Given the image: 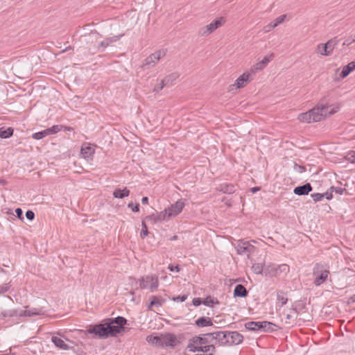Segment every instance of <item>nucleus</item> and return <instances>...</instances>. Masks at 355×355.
Listing matches in <instances>:
<instances>
[{
	"label": "nucleus",
	"mask_w": 355,
	"mask_h": 355,
	"mask_svg": "<svg viewBox=\"0 0 355 355\" xmlns=\"http://www.w3.org/2000/svg\"><path fill=\"white\" fill-rule=\"evenodd\" d=\"M330 106L329 97L324 96L322 98L314 107L309 110L311 112L312 121L318 122L326 119L325 112Z\"/></svg>",
	"instance_id": "obj_3"
},
{
	"label": "nucleus",
	"mask_w": 355,
	"mask_h": 355,
	"mask_svg": "<svg viewBox=\"0 0 355 355\" xmlns=\"http://www.w3.org/2000/svg\"><path fill=\"white\" fill-rule=\"evenodd\" d=\"M295 168L300 173H303L306 171L305 166H300L297 164H295Z\"/></svg>",
	"instance_id": "obj_60"
},
{
	"label": "nucleus",
	"mask_w": 355,
	"mask_h": 355,
	"mask_svg": "<svg viewBox=\"0 0 355 355\" xmlns=\"http://www.w3.org/2000/svg\"><path fill=\"white\" fill-rule=\"evenodd\" d=\"M179 75L177 73H172L166 76L163 80L166 86L172 85L173 82L178 78Z\"/></svg>",
	"instance_id": "obj_32"
},
{
	"label": "nucleus",
	"mask_w": 355,
	"mask_h": 355,
	"mask_svg": "<svg viewBox=\"0 0 355 355\" xmlns=\"http://www.w3.org/2000/svg\"><path fill=\"white\" fill-rule=\"evenodd\" d=\"M158 216H157V214H152L150 215H148V216H146L145 218H144V220H150V221H152L153 223H156L158 222Z\"/></svg>",
	"instance_id": "obj_48"
},
{
	"label": "nucleus",
	"mask_w": 355,
	"mask_h": 355,
	"mask_svg": "<svg viewBox=\"0 0 355 355\" xmlns=\"http://www.w3.org/2000/svg\"><path fill=\"white\" fill-rule=\"evenodd\" d=\"M339 42L340 40H338L337 37H335L328 40L326 43L319 44L318 45V53L325 56L330 55Z\"/></svg>",
	"instance_id": "obj_6"
},
{
	"label": "nucleus",
	"mask_w": 355,
	"mask_h": 355,
	"mask_svg": "<svg viewBox=\"0 0 355 355\" xmlns=\"http://www.w3.org/2000/svg\"><path fill=\"white\" fill-rule=\"evenodd\" d=\"M260 189H261V187H252V188L250 189V191H251L253 193H256V192H257V191H260Z\"/></svg>",
	"instance_id": "obj_64"
},
{
	"label": "nucleus",
	"mask_w": 355,
	"mask_h": 355,
	"mask_svg": "<svg viewBox=\"0 0 355 355\" xmlns=\"http://www.w3.org/2000/svg\"><path fill=\"white\" fill-rule=\"evenodd\" d=\"M228 345H236L243 343L244 337L238 331H230Z\"/></svg>",
	"instance_id": "obj_15"
},
{
	"label": "nucleus",
	"mask_w": 355,
	"mask_h": 355,
	"mask_svg": "<svg viewBox=\"0 0 355 355\" xmlns=\"http://www.w3.org/2000/svg\"><path fill=\"white\" fill-rule=\"evenodd\" d=\"M141 227H142V229H141V231L140 232V236L141 239H144L146 238L148 234H149V231H148V226L145 222L144 220H143L141 221Z\"/></svg>",
	"instance_id": "obj_38"
},
{
	"label": "nucleus",
	"mask_w": 355,
	"mask_h": 355,
	"mask_svg": "<svg viewBox=\"0 0 355 355\" xmlns=\"http://www.w3.org/2000/svg\"><path fill=\"white\" fill-rule=\"evenodd\" d=\"M225 22V19L223 17H218L212 21L209 24L203 27L200 33L202 36H207L213 33L218 28L221 26Z\"/></svg>",
	"instance_id": "obj_7"
},
{
	"label": "nucleus",
	"mask_w": 355,
	"mask_h": 355,
	"mask_svg": "<svg viewBox=\"0 0 355 355\" xmlns=\"http://www.w3.org/2000/svg\"><path fill=\"white\" fill-rule=\"evenodd\" d=\"M123 35H124V34H121L119 35H115V36L110 37H106L104 40V42H105V44H107V46H108L111 44L121 39V37H122Z\"/></svg>",
	"instance_id": "obj_36"
},
{
	"label": "nucleus",
	"mask_w": 355,
	"mask_h": 355,
	"mask_svg": "<svg viewBox=\"0 0 355 355\" xmlns=\"http://www.w3.org/2000/svg\"><path fill=\"white\" fill-rule=\"evenodd\" d=\"M186 200V199L181 198L166 208L168 213H169V217L174 218L180 214L185 207Z\"/></svg>",
	"instance_id": "obj_9"
},
{
	"label": "nucleus",
	"mask_w": 355,
	"mask_h": 355,
	"mask_svg": "<svg viewBox=\"0 0 355 355\" xmlns=\"http://www.w3.org/2000/svg\"><path fill=\"white\" fill-rule=\"evenodd\" d=\"M213 338L214 341L215 345L218 344L219 345H228V336L230 334V331H214Z\"/></svg>",
	"instance_id": "obj_13"
},
{
	"label": "nucleus",
	"mask_w": 355,
	"mask_h": 355,
	"mask_svg": "<svg viewBox=\"0 0 355 355\" xmlns=\"http://www.w3.org/2000/svg\"><path fill=\"white\" fill-rule=\"evenodd\" d=\"M28 308V306H26L25 311H18L19 317H33L44 314V311L42 308Z\"/></svg>",
	"instance_id": "obj_14"
},
{
	"label": "nucleus",
	"mask_w": 355,
	"mask_h": 355,
	"mask_svg": "<svg viewBox=\"0 0 355 355\" xmlns=\"http://www.w3.org/2000/svg\"><path fill=\"white\" fill-rule=\"evenodd\" d=\"M217 190L223 193L232 194L236 191V186L233 184L223 183L218 186Z\"/></svg>",
	"instance_id": "obj_23"
},
{
	"label": "nucleus",
	"mask_w": 355,
	"mask_h": 355,
	"mask_svg": "<svg viewBox=\"0 0 355 355\" xmlns=\"http://www.w3.org/2000/svg\"><path fill=\"white\" fill-rule=\"evenodd\" d=\"M159 296L158 295H152L149 298V303L146 304L147 309L148 310H151L154 306L159 307L161 306V302H159Z\"/></svg>",
	"instance_id": "obj_26"
},
{
	"label": "nucleus",
	"mask_w": 355,
	"mask_h": 355,
	"mask_svg": "<svg viewBox=\"0 0 355 355\" xmlns=\"http://www.w3.org/2000/svg\"><path fill=\"white\" fill-rule=\"evenodd\" d=\"M19 316L18 311L17 309H12L9 311H5L0 313V319L3 320L7 317L12 318Z\"/></svg>",
	"instance_id": "obj_30"
},
{
	"label": "nucleus",
	"mask_w": 355,
	"mask_h": 355,
	"mask_svg": "<svg viewBox=\"0 0 355 355\" xmlns=\"http://www.w3.org/2000/svg\"><path fill=\"white\" fill-rule=\"evenodd\" d=\"M128 320L123 316L107 318L101 322L89 324L85 330H81L84 335L92 334V338L97 339H106L110 337H116L125 332Z\"/></svg>",
	"instance_id": "obj_1"
},
{
	"label": "nucleus",
	"mask_w": 355,
	"mask_h": 355,
	"mask_svg": "<svg viewBox=\"0 0 355 355\" xmlns=\"http://www.w3.org/2000/svg\"><path fill=\"white\" fill-rule=\"evenodd\" d=\"M313 191V187L309 182L294 188L293 193L297 196H306Z\"/></svg>",
	"instance_id": "obj_16"
},
{
	"label": "nucleus",
	"mask_w": 355,
	"mask_h": 355,
	"mask_svg": "<svg viewBox=\"0 0 355 355\" xmlns=\"http://www.w3.org/2000/svg\"><path fill=\"white\" fill-rule=\"evenodd\" d=\"M354 303H355V294L352 295L351 297H349L347 300L348 304H354Z\"/></svg>",
	"instance_id": "obj_62"
},
{
	"label": "nucleus",
	"mask_w": 355,
	"mask_h": 355,
	"mask_svg": "<svg viewBox=\"0 0 355 355\" xmlns=\"http://www.w3.org/2000/svg\"><path fill=\"white\" fill-rule=\"evenodd\" d=\"M46 136H48V135H46V131L44 130H43L42 131L33 133L32 135V138L35 140H40V139H42L44 137H46Z\"/></svg>",
	"instance_id": "obj_42"
},
{
	"label": "nucleus",
	"mask_w": 355,
	"mask_h": 355,
	"mask_svg": "<svg viewBox=\"0 0 355 355\" xmlns=\"http://www.w3.org/2000/svg\"><path fill=\"white\" fill-rule=\"evenodd\" d=\"M157 216H158V221L167 220L171 218L169 217V213H168L166 209L164 211H160L158 214H157Z\"/></svg>",
	"instance_id": "obj_41"
},
{
	"label": "nucleus",
	"mask_w": 355,
	"mask_h": 355,
	"mask_svg": "<svg viewBox=\"0 0 355 355\" xmlns=\"http://www.w3.org/2000/svg\"><path fill=\"white\" fill-rule=\"evenodd\" d=\"M95 153V150L93 147L87 144V146H83L80 149V153L83 157L86 159H92V157Z\"/></svg>",
	"instance_id": "obj_21"
},
{
	"label": "nucleus",
	"mask_w": 355,
	"mask_h": 355,
	"mask_svg": "<svg viewBox=\"0 0 355 355\" xmlns=\"http://www.w3.org/2000/svg\"><path fill=\"white\" fill-rule=\"evenodd\" d=\"M14 134V129L12 127L8 128H0V138L8 139L11 137Z\"/></svg>",
	"instance_id": "obj_27"
},
{
	"label": "nucleus",
	"mask_w": 355,
	"mask_h": 355,
	"mask_svg": "<svg viewBox=\"0 0 355 355\" xmlns=\"http://www.w3.org/2000/svg\"><path fill=\"white\" fill-rule=\"evenodd\" d=\"M252 80V74L248 72H245L241 75L235 81L234 84L230 86L229 91H232L234 87L236 89H241L244 87Z\"/></svg>",
	"instance_id": "obj_12"
},
{
	"label": "nucleus",
	"mask_w": 355,
	"mask_h": 355,
	"mask_svg": "<svg viewBox=\"0 0 355 355\" xmlns=\"http://www.w3.org/2000/svg\"><path fill=\"white\" fill-rule=\"evenodd\" d=\"M166 86V84L164 83L163 80H162L160 83H157L155 85L153 91L155 92H160L164 87Z\"/></svg>",
	"instance_id": "obj_51"
},
{
	"label": "nucleus",
	"mask_w": 355,
	"mask_h": 355,
	"mask_svg": "<svg viewBox=\"0 0 355 355\" xmlns=\"http://www.w3.org/2000/svg\"><path fill=\"white\" fill-rule=\"evenodd\" d=\"M322 194H324V198H325L327 200H331L334 198L333 193L331 191L330 188L328 189L326 192L322 193Z\"/></svg>",
	"instance_id": "obj_55"
},
{
	"label": "nucleus",
	"mask_w": 355,
	"mask_h": 355,
	"mask_svg": "<svg viewBox=\"0 0 355 355\" xmlns=\"http://www.w3.org/2000/svg\"><path fill=\"white\" fill-rule=\"evenodd\" d=\"M203 299L200 297H194L192 300V304L195 306H198L203 304Z\"/></svg>",
	"instance_id": "obj_53"
},
{
	"label": "nucleus",
	"mask_w": 355,
	"mask_h": 355,
	"mask_svg": "<svg viewBox=\"0 0 355 355\" xmlns=\"http://www.w3.org/2000/svg\"><path fill=\"white\" fill-rule=\"evenodd\" d=\"M331 106H333V107L329 110L328 111V110L325 112V114H326V118L327 116H330L334 114H336V112H338L339 110H340V106L339 104H336V105H330Z\"/></svg>",
	"instance_id": "obj_39"
},
{
	"label": "nucleus",
	"mask_w": 355,
	"mask_h": 355,
	"mask_svg": "<svg viewBox=\"0 0 355 355\" xmlns=\"http://www.w3.org/2000/svg\"><path fill=\"white\" fill-rule=\"evenodd\" d=\"M107 47V44H105V42L103 40L97 46V50H98V51L103 52L105 49Z\"/></svg>",
	"instance_id": "obj_58"
},
{
	"label": "nucleus",
	"mask_w": 355,
	"mask_h": 355,
	"mask_svg": "<svg viewBox=\"0 0 355 355\" xmlns=\"http://www.w3.org/2000/svg\"><path fill=\"white\" fill-rule=\"evenodd\" d=\"M248 293V291L243 285L237 284L234 289L233 295L234 297H246Z\"/></svg>",
	"instance_id": "obj_19"
},
{
	"label": "nucleus",
	"mask_w": 355,
	"mask_h": 355,
	"mask_svg": "<svg viewBox=\"0 0 355 355\" xmlns=\"http://www.w3.org/2000/svg\"><path fill=\"white\" fill-rule=\"evenodd\" d=\"M264 276L266 277H276L278 276V272L277 270L276 267L273 266L271 267L270 266H268L265 267L264 269Z\"/></svg>",
	"instance_id": "obj_33"
},
{
	"label": "nucleus",
	"mask_w": 355,
	"mask_h": 355,
	"mask_svg": "<svg viewBox=\"0 0 355 355\" xmlns=\"http://www.w3.org/2000/svg\"><path fill=\"white\" fill-rule=\"evenodd\" d=\"M266 267L265 265L262 263H254L252 266V270L258 275H264V269Z\"/></svg>",
	"instance_id": "obj_34"
},
{
	"label": "nucleus",
	"mask_w": 355,
	"mask_h": 355,
	"mask_svg": "<svg viewBox=\"0 0 355 355\" xmlns=\"http://www.w3.org/2000/svg\"><path fill=\"white\" fill-rule=\"evenodd\" d=\"M311 197L314 202H318L323 200L324 194L322 193H314L311 194Z\"/></svg>",
	"instance_id": "obj_44"
},
{
	"label": "nucleus",
	"mask_w": 355,
	"mask_h": 355,
	"mask_svg": "<svg viewBox=\"0 0 355 355\" xmlns=\"http://www.w3.org/2000/svg\"><path fill=\"white\" fill-rule=\"evenodd\" d=\"M15 211L16 213V216L17 218H19L20 219L23 218V211L21 208H19V207L16 208Z\"/></svg>",
	"instance_id": "obj_59"
},
{
	"label": "nucleus",
	"mask_w": 355,
	"mask_h": 355,
	"mask_svg": "<svg viewBox=\"0 0 355 355\" xmlns=\"http://www.w3.org/2000/svg\"><path fill=\"white\" fill-rule=\"evenodd\" d=\"M62 130V125H54L50 128H47L44 129V130L46 131V135L48 136L51 135L56 134Z\"/></svg>",
	"instance_id": "obj_35"
},
{
	"label": "nucleus",
	"mask_w": 355,
	"mask_h": 355,
	"mask_svg": "<svg viewBox=\"0 0 355 355\" xmlns=\"http://www.w3.org/2000/svg\"><path fill=\"white\" fill-rule=\"evenodd\" d=\"M128 207L130 208L132 211L135 213L139 212L140 209V205L139 203L134 204L132 202H130L128 205Z\"/></svg>",
	"instance_id": "obj_47"
},
{
	"label": "nucleus",
	"mask_w": 355,
	"mask_h": 355,
	"mask_svg": "<svg viewBox=\"0 0 355 355\" xmlns=\"http://www.w3.org/2000/svg\"><path fill=\"white\" fill-rule=\"evenodd\" d=\"M235 248L238 254L243 255L248 253H253L256 247L250 244L249 241L239 240L238 241Z\"/></svg>",
	"instance_id": "obj_10"
},
{
	"label": "nucleus",
	"mask_w": 355,
	"mask_h": 355,
	"mask_svg": "<svg viewBox=\"0 0 355 355\" xmlns=\"http://www.w3.org/2000/svg\"><path fill=\"white\" fill-rule=\"evenodd\" d=\"M35 213L32 210H28L26 212V217L29 220H33L35 218Z\"/></svg>",
	"instance_id": "obj_56"
},
{
	"label": "nucleus",
	"mask_w": 355,
	"mask_h": 355,
	"mask_svg": "<svg viewBox=\"0 0 355 355\" xmlns=\"http://www.w3.org/2000/svg\"><path fill=\"white\" fill-rule=\"evenodd\" d=\"M153 58V55H151V54L148 57H147L144 60L141 67L144 68V69H149L151 67H153L157 63V62Z\"/></svg>",
	"instance_id": "obj_31"
},
{
	"label": "nucleus",
	"mask_w": 355,
	"mask_h": 355,
	"mask_svg": "<svg viewBox=\"0 0 355 355\" xmlns=\"http://www.w3.org/2000/svg\"><path fill=\"white\" fill-rule=\"evenodd\" d=\"M347 159L351 163H355V150H350L347 155Z\"/></svg>",
	"instance_id": "obj_50"
},
{
	"label": "nucleus",
	"mask_w": 355,
	"mask_h": 355,
	"mask_svg": "<svg viewBox=\"0 0 355 355\" xmlns=\"http://www.w3.org/2000/svg\"><path fill=\"white\" fill-rule=\"evenodd\" d=\"M277 270L278 272V275H279L282 273L287 274L290 268L289 266L287 264H281L276 267Z\"/></svg>",
	"instance_id": "obj_40"
},
{
	"label": "nucleus",
	"mask_w": 355,
	"mask_h": 355,
	"mask_svg": "<svg viewBox=\"0 0 355 355\" xmlns=\"http://www.w3.org/2000/svg\"><path fill=\"white\" fill-rule=\"evenodd\" d=\"M162 347H167L170 348H175L180 343L177 336L172 333L162 334Z\"/></svg>",
	"instance_id": "obj_11"
},
{
	"label": "nucleus",
	"mask_w": 355,
	"mask_h": 355,
	"mask_svg": "<svg viewBox=\"0 0 355 355\" xmlns=\"http://www.w3.org/2000/svg\"><path fill=\"white\" fill-rule=\"evenodd\" d=\"M329 270L324 266L316 263L313 270V275L315 277L313 284L319 286L324 284L329 275Z\"/></svg>",
	"instance_id": "obj_5"
},
{
	"label": "nucleus",
	"mask_w": 355,
	"mask_h": 355,
	"mask_svg": "<svg viewBox=\"0 0 355 355\" xmlns=\"http://www.w3.org/2000/svg\"><path fill=\"white\" fill-rule=\"evenodd\" d=\"M311 112H310V110H309L306 112L300 114L298 115L297 119L300 121L303 122V123H310L313 122V121H312V116H311Z\"/></svg>",
	"instance_id": "obj_29"
},
{
	"label": "nucleus",
	"mask_w": 355,
	"mask_h": 355,
	"mask_svg": "<svg viewBox=\"0 0 355 355\" xmlns=\"http://www.w3.org/2000/svg\"><path fill=\"white\" fill-rule=\"evenodd\" d=\"M130 193V191L127 188L124 187L123 189L120 188L116 189L113 191V196L115 198L122 199L125 197H128Z\"/></svg>",
	"instance_id": "obj_25"
},
{
	"label": "nucleus",
	"mask_w": 355,
	"mask_h": 355,
	"mask_svg": "<svg viewBox=\"0 0 355 355\" xmlns=\"http://www.w3.org/2000/svg\"><path fill=\"white\" fill-rule=\"evenodd\" d=\"M10 288L9 284H5L0 286V294H3L6 293Z\"/></svg>",
	"instance_id": "obj_57"
},
{
	"label": "nucleus",
	"mask_w": 355,
	"mask_h": 355,
	"mask_svg": "<svg viewBox=\"0 0 355 355\" xmlns=\"http://www.w3.org/2000/svg\"><path fill=\"white\" fill-rule=\"evenodd\" d=\"M150 282V285L149 288L151 292L155 291L159 286V280L158 277L156 275H146V277H143L139 279V286L141 289H145L148 288V284H145V282Z\"/></svg>",
	"instance_id": "obj_8"
},
{
	"label": "nucleus",
	"mask_w": 355,
	"mask_h": 355,
	"mask_svg": "<svg viewBox=\"0 0 355 355\" xmlns=\"http://www.w3.org/2000/svg\"><path fill=\"white\" fill-rule=\"evenodd\" d=\"M330 189H331V191H332V193L334 192L336 194L343 195L344 193H346L348 194L347 191L344 188L331 186L330 187Z\"/></svg>",
	"instance_id": "obj_43"
},
{
	"label": "nucleus",
	"mask_w": 355,
	"mask_h": 355,
	"mask_svg": "<svg viewBox=\"0 0 355 355\" xmlns=\"http://www.w3.org/2000/svg\"><path fill=\"white\" fill-rule=\"evenodd\" d=\"M286 18V15H282L279 17H277L274 21L270 22L268 25H267L266 28V32H268L271 31L272 29L276 28L281 24H282Z\"/></svg>",
	"instance_id": "obj_22"
},
{
	"label": "nucleus",
	"mask_w": 355,
	"mask_h": 355,
	"mask_svg": "<svg viewBox=\"0 0 355 355\" xmlns=\"http://www.w3.org/2000/svg\"><path fill=\"white\" fill-rule=\"evenodd\" d=\"M274 327H278L277 324L269 321H250L245 324L246 329L254 332L272 333L276 331Z\"/></svg>",
	"instance_id": "obj_4"
},
{
	"label": "nucleus",
	"mask_w": 355,
	"mask_h": 355,
	"mask_svg": "<svg viewBox=\"0 0 355 355\" xmlns=\"http://www.w3.org/2000/svg\"><path fill=\"white\" fill-rule=\"evenodd\" d=\"M148 198L147 196H144L142 198H141V203L143 205H148Z\"/></svg>",
	"instance_id": "obj_63"
},
{
	"label": "nucleus",
	"mask_w": 355,
	"mask_h": 355,
	"mask_svg": "<svg viewBox=\"0 0 355 355\" xmlns=\"http://www.w3.org/2000/svg\"><path fill=\"white\" fill-rule=\"evenodd\" d=\"M284 294H286L283 291H277V300L281 302L282 306L285 305L288 302V298L284 297Z\"/></svg>",
	"instance_id": "obj_37"
},
{
	"label": "nucleus",
	"mask_w": 355,
	"mask_h": 355,
	"mask_svg": "<svg viewBox=\"0 0 355 355\" xmlns=\"http://www.w3.org/2000/svg\"><path fill=\"white\" fill-rule=\"evenodd\" d=\"M187 297H188L187 294H184L182 295L173 296L170 299L174 302H183L187 299Z\"/></svg>",
	"instance_id": "obj_45"
},
{
	"label": "nucleus",
	"mask_w": 355,
	"mask_h": 355,
	"mask_svg": "<svg viewBox=\"0 0 355 355\" xmlns=\"http://www.w3.org/2000/svg\"><path fill=\"white\" fill-rule=\"evenodd\" d=\"M355 42V35H351L347 38L343 43V46H349Z\"/></svg>",
	"instance_id": "obj_52"
},
{
	"label": "nucleus",
	"mask_w": 355,
	"mask_h": 355,
	"mask_svg": "<svg viewBox=\"0 0 355 355\" xmlns=\"http://www.w3.org/2000/svg\"><path fill=\"white\" fill-rule=\"evenodd\" d=\"M51 342L59 349L68 350L70 349H73V347H71L65 342L60 338L57 336L51 337Z\"/></svg>",
	"instance_id": "obj_24"
},
{
	"label": "nucleus",
	"mask_w": 355,
	"mask_h": 355,
	"mask_svg": "<svg viewBox=\"0 0 355 355\" xmlns=\"http://www.w3.org/2000/svg\"><path fill=\"white\" fill-rule=\"evenodd\" d=\"M355 70V60L349 62L347 64L343 67L341 72L339 74V77L341 79L346 78L351 72Z\"/></svg>",
	"instance_id": "obj_18"
},
{
	"label": "nucleus",
	"mask_w": 355,
	"mask_h": 355,
	"mask_svg": "<svg viewBox=\"0 0 355 355\" xmlns=\"http://www.w3.org/2000/svg\"><path fill=\"white\" fill-rule=\"evenodd\" d=\"M203 304L209 307H214L215 305L219 304V301L217 298H215L211 295H207L203 298Z\"/></svg>",
	"instance_id": "obj_28"
},
{
	"label": "nucleus",
	"mask_w": 355,
	"mask_h": 355,
	"mask_svg": "<svg viewBox=\"0 0 355 355\" xmlns=\"http://www.w3.org/2000/svg\"><path fill=\"white\" fill-rule=\"evenodd\" d=\"M275 58V55L273 53H271L268 55H266L261 61L262 64H264L265 67L267 66V64L273 60Z\"/></svg>",
	"instance_id": "obj_46"
},
{
	"label": "nucleus",
	"mask_w": 355,
	"mask_h": 355,
	"mask_svg": "<svg viewBox=\"0 0 355 355\" xmlns=\"http://www.w3.org/2000/svg\"><path fill=\"white\" fill-rule=\"evenodd\" d=\"M168 269L171 271V272H179L181 270V268L180 266L178 264L176 266H173V264H169L168 266Z\"/></svg>",
	"instance_id": "obj_54"
},
{
	"label": "nucleus",
	"mask_w": 355,
	"mask_h": 355,
	"mask_svg": "<svg viewBox=\"0 0 355 355\" xmlns=\"http://www.w3.org/2000/svg\"><path fill=\"white\" fill-rule=\"evenodd\" d=\"M164 55V53L162 52V51H155V53H152L151 55H153V58H154V60L157 62L159 59L161 58V57L162 55Z\"/></svg>",
	"instance_id": "obj_49"
},
{
	"label": "nucleus",
	"mask_w": 355,
	"mask_h": 355,
	"mask_svg": "<svg viewBox=\"0 0 355 355\" xmlns=\"http://www.w3.org/2000/svg\"><path fill=\"white\" fill-rule=\"evenodd\" d=\"M265 67H266L264 66L263 64H262L261 61H260L259 62L257 63L256 65H255V68H256L257 70H262Z\"/></svg>",
	"instance_id": "obj_61"
},
{
	"label": "nucleus",
	"mask_w": 355,
	"mask_h": 355,
	"mask_svg": "<svg viewBox=\"0 0 355 355\" xmlns=\"http://www.w3.org/2000/svg\"><path fill=\"white\" fill-rule=\"evenodd\" d=\"M162 334H154L150 336H148L146 338V340L148 343L155 345L157 347H162Z\"/></svg>",
	"instance_id": "obj_20"
},
{
	"label": "nucleus",
	"mask_w": 355,
	"mask_h": 355,
	"mask_svg": "<svg viewBox=\"0 0 355 355\" xmlns=\"http://www.w3.org/2000/svg\"><path fill=\"white\" fill-rule=\"evenodd\" d=\"M212 332L199 334L189 340L187 347L189 352H202L205 355H214L216 352Z\"/></svg>",
	"instance_id": "obj_2"
},
{
	"label": "nucleus",
	"mask_w": 355,
	"mask_h": 355,
	"mask_svg": "<svg viewBox=\"0 0 355 355\" xmlns=\"http://www.w3.org/2000/svg\"><path fill=\"white\" fill-rule=\"evenodd\" d=\"M194 324L198 327H211L213 325V320L207 316H201L195 320Z\"/></svg>",
	"instance_id": "obj_17"
}]
</instances>
